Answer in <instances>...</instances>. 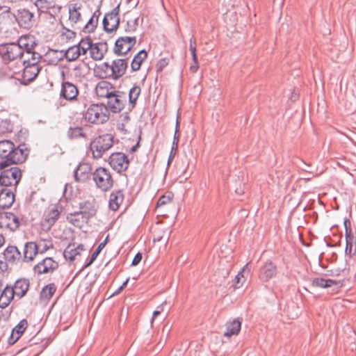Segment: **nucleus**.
Here are the masks:
<instances>
[{
    "mask_svg": "<svg viewBox=\"0 0 356 356\" xmlns=\"http://www.w3.org/2000/svg\"><path fill=\"white\" fill-rule=\"evenodd\" d=\"M113 145V137L111 134H103L95 138L90 144L92 156L95 159L103 157Z\"/></svg>",
    "mask_w": 356,
    "mask_h": 356,
    "instance_id": "obj_6",
    "label": "nucleus"
},
{
    "mask_svg": "<svg viewBox=\"0 0 356 356\" xmlns=\"http://www.w3.org/2000/svg\"><path fill=\"white\" fill-rule=\"evenodd\" d=\"M83 117L90 124H104L108 120L109 111L104 104H93L88 108Z\"/></svg>",
    "mask_w": 356,
    "mask_h": 356,
    "instance_id": "obj_5",
    "label": "nucleus"
},
{
    "mask_svg": "<svg viewBox=\"0 0 356 356\" xmlns=\"http://www.w3.org/2000/svg\"><path fill=\"white\" fill-rule=\"evenodd\" d=\"M193 63L190 66V70L193 73L197 72L199 69V63L197 60V54H191Z\"/></svg>",
    "mask_w": 356,
    "mask_h": 356,
    "instance_id": "obj_52",
    "label": "nucleus"
},
{
    "mask_svg": "<svg viewBox=\"0 0 356 356\" xmlns=\"http://www.w3.org/2000/svg\"><path fill=\"white\" fill-rule=\"evenodd\" d=\"M130 121V116L128 113H124L120 115L119 120L117 123V129L121 133L126 134L128 131L127 125Z\"/></svg>",
    "mask_w": 356,
    "mask_h": 356,
    "instance_id": "obj_38",
    "label": "nucleus"
},
{
    "mask_svg": "<svg viewBox=\"0 0 356 356\" xmlns=\"http://www.w3.org/2000/svg\"><path fill=\"white\" fill-rule=\"evenodd\" d=\"M7 268V264L6 262L0 261V269L1 270V273H3L4 270Z\"/></svg>",
    "mask_w": 356,
    "mask_h": 356,
    "instance_id": "obj_62",
    "label": "nucleus"
},
{
    "mask_svg": "<svg viewBox=\"0 0 356 356\" xmlns=\"http://www.w3.org/2000/svg\"><path fill=\"white\" fill-rule=\"evenodd\" d=\"M19 337L16 335V334L12 331L10 337L8 339V343L10 344H14L19 339Z\"/></svg>",
    "mask_w": 356,
    "mask_h": 356,
    "instance_id": "obj_60",
    "label": "nucleus"
},
{
    "mask_svg": "<svg viewBox=\"0 0 356 356\" xmlns=\"http://www.w3.org/2000/svg\"><path fill=\"white\" fill-rule=\"evenodd\" d=\"M22 70L23 65L20 63H17V61H15V65L13 66V65H8L3 67L2 73L4 74L6 78L20 81Z\"/></svg>",
    "mask_w": 356,
    "mask_h": 356,
    "instance_id": "obj_20",
    "label": "nucleus"
},
{
    "mask_svg": "<svg viewBox=\"0 0 356 356\" xmlns=\"http://www.w3.org/2000/svg\"><path fill=\"white\" fill-rule=\"evenodd\" d=\"M335 284V282L331 279H325L323 277H316L312 282L313 287L327 288L332 286Z\"/></svg>",
    "mask_w": 356,
    "mask_h": 356,
    "instance_id": "obj_40",
    "label": "nucleus"
},
{
    "mask_svg": "<svg viewBox=\"0 0 356 356\" xmlns=\"http://www.w3.org/2000/svg\"><path fill=\"white\" fill-rule=\"evenodd\" d=\"M138 26V17H136L133 19L128 20L124 26V29L127 33L131 34L137 30Z\"/></svg>",
    "mask_w": 356,
    "mask_h": 356,
    "instance_id": "obj_44",
    "label": "nucleus"
},
{
    "mask_svg": "<svg viewBox=\"0 0 356 356\" xmlns=\"http://www.w3.org/2000/svg\"><path fill=\"white\" fill-rule=\"evenodd\" d=\"M15 19L19 26L24 29H31L35 23L34 13L26 8L18 9Z\"/></svg>",
    "mask_w": 356,
    "mask_h": 356,
    "instance_id": "obj_14",
    "label": "nucleus"
},
{
    "mask_svg": "<svg viewBox=\"0 0 356 356\" xmlns=\"http://www.w3.org/2000/svg\"><path fill=\"white\" fill-rule=\"evenodd\" d=\"M79 208L81 209L79 213L82 215V218L88 220L96 214L97 203L96 200L92 198L81 202Z\"/></svg>",
    "mask_w": 356,
    "mask_h": 356,
    "instance_id": "obj_18",
    "label": "nucleus"
},
{
    "mask_svg": "<svg viewBox=\"0 0 356 356\" xmlns=\"http://www.w3.org/2000/svg\"><path fill=\"white\" fill-rule=\"evenodd\" d=\"M5 243V238L4 236L0 234V248L2 247V245Z\"/></svg>",
    "mask_w": 356,
    "mask_h": 356,
    "instance_id": "obj_64",
    "label": "nucleus"
},
{
    "mask_svg": "<svg viewBox=\"0 0 356 356\" xmlns=\"http://www.w3.org/2000/svg\"><path fill=\"white\" fill-rule=\"evenodd\" d=\"M76 76H83L86 74L87 68L84 64H79L74 67Z\"/></svg>",
    "mask_w": 356,
    "mask_h": 356,
    "instance_id": "obj_50",
    "label": "nucleus"
},
{
    "mask_svg": "<svg viewBox=\"0 0 356 356\" xmlns=\"http://www.w3.org/2000/svg\"><path fill=\"white\" fill-rule=\"evenodd\" d=\"M19 218L11 212H0V229L15 231L19 227Z\"/></svg>",
    "mask_w": 356,
    "mask_h": 356,
    "instance_id": "obj_15",
    "label": "nucleus"
},
{
    "mask_svg": "<svg viewBox=\"0 0 356 356\" xmlns=\"http://www.w3.org/2000/svg\"><path fill=\"white\" fill-rule=\"evenodd\" d=\"M248 263L246 264L243 266V268L236 275L235 279H234V288H236V289L240 288L242 286L243 283L244 282L245 278H244V275H243V272L245 270V268L248 266Z\"/></svg>",
    "mask_w": 356,
    "mask_h": 356,
    "instance_id": "obj_47",
    "label": "nucleus"
},
{
    "mask_svg": "<svg viewBox=\"0 0 356 356\" xmlns=\"http://www.w3.org/2000/svg\"><path fill=\"white\" fill-rule=\"evenodd\" d=\"M28 155L26 149L16 147L10 140H0V170L18 163L24 162Z\"/></svg>",
    "mask_w": 356,
    "mask_h": 356,
    "instance_id": "obj_2",
    "label": "nucleus"
},
{
    "mask_svg": "<svg viewBox=\"0 0 356 356\" xmlns=\"http://www.w3.org/2000/svg\"><path fill=\"white\" fill-rule=\"evenodd\" d=\"M129 59L118 58L113 60L111 64L104 63L97 68L101 73L99 76L102 78H111L117 80L122 77L126 72L128 67Z\"/></svg>",
    "mask_w": 356,
    "mask_h": 356,
    "instance_id": "obj_4",
    "label": "nucleus"
},
{
    "mask_svg": "<svg viewBox=\"0 0 356 356\" xmlns=\"http://www.w3.org/2000/svg\"><path fill=\"white\" fill-rule=\"evenodd\" d=\"M39 254L37 248L36 242H26L24 245L23 255L21 260L24 262H29L33 261L35 256Z\"/></svg>",
    "mask_w": 356,
    "mask_h": 356,
    "instance_id": "obj_21",
    "label": "nucleus"
},
{
    "mask_svg": "<svg viewBox=\"0 0 356 356\" xmlns=\"http://www.w3.org/2000/svg\"><path fill=\"white\" fill-rule=\"evenodd\" d=\"M163 311V307H162V305H160L157 307V309L155 310L154 312H153V316H152V318L154 319L159 314L161 313V312Z\"/></svg>",
    "mask_w": 356,
    "mask_h": 356,
    "instance_id": "obj_61",
    "label": "nucleus"
},
{
    "mask_svg": "<svg viewBox=\"0 0 356 356\" xmlns=\"http://www.w3.org/2000/svg\"><path fill=\"white\" fill-rule=\"evenodd\" d=\"M35 46L33 38L29 35L21 36L17 42L0 44V56L4 62L22 63L27 51H33Z\"/></svg>",
    "mask_w": 356,
    "mask_h": 356,
    "instance_id": "obj_1",
    "label": "nucleus"
},
{
    "mask_svg": "<svg viewBox=\"0 0 356 356\" xmlns=\"http://www.w3.org/2000/svg\"><path fill=\"white\" fill-rule=\"evenodd\" d=\"M92 44V41L90 37L82 38L77 45H75L76 48H79L81 55H85L88 50L90 51V48Z\"/></svg>",
    "mask_w": 356,
    "mask_h": 356,
    "instance_id": "obj_41",
    "label": "nucleus"
},
{
    "mask_svg": "<svg viewBox=\"0 0 356 356\" xmlns=\"http://www.w3.org/2000/svg\"><path fill=\"white\" fill-rule=\"evenodd\" d=\"M15 295L18 298H22L27 292L29 288V282L26 279L17 280L13 286H12Z\"/></svg>",
    "mask_w": 356,
    "mask_h": 356,
    "instance_id": "obj_31",
    "label": "nucleus"
},
{
    "mask_svg": "<svg viewBox=\"0 0 356 356\" xmlns=\"http://www.w3.org/2000/svg\"><path fill=\"white\" fill-rule=\"evenodd\" d=\"M58 268V263L56 261L51 257H46L33 267V270L38 275L51 274Z\"/></svg>",
    "mask_w": 356,
    "mask_h": 356,
    "instance_id": "obj_16",
    "label": "nucleus"
},
{
    "mask_svg": "<svg viewBox=\"0 0 356 356\" xmlns=\"http://www.w3.org/2000/svg\"><path fill=\"white\" fill-rule=\"evenodd\" d=\"M92 166L88 163H80L74 170V179L77 182H85L92 176Z\"/></svg>",
    "mask_w": 356,
    "mask_h": 356,
    "instance_id": "obj_19",
    "label": "nucleus"
},
{
    "mask_svg": "<svg viewBox=\"0 0 356 356\" xmlns=\"http://www.w3.org/2000/svg\"><path fill=\"white\" fill-rule=\"evenodd\" d=\"M56 291V286L54 283L45 286L41 291V298L44 300H49Z\"/></svg>",
    "mask_w": 356,
    "mask_h": 356,
    "instance_id": "obj_42",
    "label": "nucleus"
},
{
    "mask_svg": "<svg viewBox=\"0 0 356 356\" xmlns=\"http://www.w3.org/2000/svg\"><path fill=\"white\" fill-rule=\"evenodd\" d=\"M345 253L349 256L356 253V238L353 235L346 236Z\"/></svg>",
    "mask_w": 356,
    "mask_h": 356,
    "instance_id": "obj_39",
    "label": "nucleus"
},
{
    "mask_svg": "<svg viewBox=\"0 0 356 356\" xmlns=\"http://www.w3.org/2000/svg\"><path fill=\"white\" fill-rule=\"evenodd\" d=\"M78 89L76 86L69 82H63L60 90V97H63L66 100H73L78 95Z\"/></svg>",
    "mask_w": 356,
    "mask_h": 356,
    "instance_id": "obj_23",
    "label": "nucleus"
},
{
    "mask_svg": "<svg viewBox=\"0 0 356 356\" xmlns=\"http://www.w3.org/2000/svg\"><path fill=\"white\" fill-rule=\"evenodd\" d=\"M115 90L113 85L106 81H99L95 88L97 95L100 98H106L107 99H108Z\"/></svg>",
    "mask_w": 356,
    "mask_h": 356,
    "instance_id": "obj_22",
    "label": "nucleus"
},
{
    "mask_svg": "<svg viewBox=\"0 0 356 356\" xmlns=\"http://www.w3.org/2000/svg\"><path fill=\"white\" fill-rule=\"evenodd\" d=\"M15 201L14 192L9 188L0 191V208L5 209L10 207Z\"/></svg>",
    "mask_w": 356,
    "mask_h": 356,
    "instance_id": "obj_26",
    "label": "nucleus"
},
{
    "mask_svg": "<svg viewBox=\"0 0 356 356\" xmlns=\"http://www.w3.org/2000/svg\"><path fill=\"white\" fill-rule=\"evenodd\" d=\"M120 6V3H118L115 7L113 8L112 10L106 13L104 15L102 23L104 29L107 33H112L116 31L119 27Z\"/></svg>",
    "mask_w": 356,
    "mask_h": 356,
    "instance_id": "obj_9",
    "label": "nucleus"
},
{
    "mask_svg": "<svg viewBox=\"0 0 356 356\" xmlns=\"http://www.w3.org/2000/svg\"><path fill=\"white\" fill-rule=\"evenodd\" d=\"M79 9L76 4L69 9V20L73 29H81L83 22Z\"/></svg>",
    "mask_w": 356,
    "mask_h": 356,
    "instance_id": "obj_29",
    "label": "nucleus"
},
{
    "mask_svg": "<svg viewBox=\"0 0 356 356\" xmlns=\"http://www.w3.org/2000/svg\"><path fill=\"white\" fill-rule=\"evenodd\" d=\"M241 322L234 319L232 322H229L226 324V331L224 333L225 337H231L232 335L238 334L241 330Z\"/></svg>",
    "mask_w": 356,
    "mask_h": 356,
    "instance_id": "obj_35",
    "label": "nucleus"
},
{
    "mask_svg": "<svg viewBox=\"0 0 356 356\" xmlns=\"http://www.w3.org/2000/svg\"><path fill=\"white\" fill-rule=\"evenodd\" d=\"M142 257H143L142 254L140 252H138L134 257L132 262H131V265L132 266L138 265L141 261Z\"/></svg>",
    "mask_w": 356,
    "mask_h": 356,
    "instance_id": "obj_59",
    "label": "nucleus"
},
{
    "mask_svg": "<svg viewBox=\"0 0 356 356\" xmlns=\"http://www.w3.org/2000/svg\"><path fill=\"white\" fill-rule=\"evenodd\" d=\"M136 44V37L126 35L118 38L115 43L114 53L118 56L127 55Z\"/></svg>",
    "mask_w": 356,
    "mask_h": 356,
    "instance_id": "obj_10",
    "label": "nucleus"
},
{
    "mask_svg": "<svg viewBox=\"0 0 356 356\" xmlns=\"http://www.w3.org/2000/svg\"><path fill=\"white\" fill-rule=\"evenodd\" d=\"M172 195H162L161 197H159V199L157 201L156 207L159 208L163 205L170 204L172 201Z\"/></svg>",
    "mask_w": 356,
    "mask_h": 356,
    "instance_id": "obj_51",
    "label": "nucleus"
},
{
    "mask_svg": "<svg viewBox=\"0 0 356 356\" xmlns=\"http://www.w3.org/2000/svg\"><path fill=\"white\" fill-rule=\"evenodd\" d=\"M39 254H43L49 250L54 248V244L51 238H42L36 242Z\"/></svg>",
    "mask_w": 356,
    "mask_h": 356,
    "instance_id": "obj_37",
    "label": "nucleus"
},
{
    "mask_svg": "<svg viewBox=\"0 0 356 356\" xmlns=\"http://www.w3.org/2000/svg\"><path fill=\"white\" fill-rule=\"evenodd\" d=\"M122 290V289H121V287H118V289L115 291L113 292L111 296L110 297H112V296H116L118 294H119L120 293V291Z\"/></svg>",
    "mask_w": 356,
    "mask_h": 356,
    "instance_id": "obj_63",
    "label": "nucleus"
},
{
    "mask_svg": "<svg viewBox=\"0 0 356 356\" xmlns=\"http://www.w3.org/2000/svg\"><path fill=\"white\" fill-rule=\"evenodd\" d=\"M101 15L99 8H97L92 15L88 22L83 26V31L85 33H92L97 26L99 18Z\"/></svg>",
    "mask_w": 356,
    "mask_h": 356,
    "instance_id": "obj_32",
    "label": "nucleus"
},
{
    "mask_svg": "<svg viewBox=\"0 0 356 356\" xmlns=\"http://www.w3.org/2000/svg\"><path fill=\"white\" fill-rule=\"evenodd\" d=\"M42 56L35 51H27L25 58L21 64L23 65V70L21 74V83L26 85L33 81L42 69L39 63Z\"/></svg>",
    "mask_w": 356,
    "mask_h": 356,
    "instance_id": "obj_3",
    "label": "nucleus"
},
{
    "mask_svg": "<svg viewBox=\"0 0 356 356\" xmlns=\"http://www.w3.org/2000/svg\"><path fill=\"white\" fill-rule=\"evenodd\" d=\"M13 126L9 120H0V134H4L13 131Z\"/></svg>",
    "mask_w": 356,
    "mask_h": 356,
    "instance_id": "obj_45",
    "label": "nucleus"
},
{
    "mask_svg": "<svg viewBox=\"0 0 356 356\" xmlns=\"http://www.w3.org/2000/svg\"><path fill=\"white\" fill-rule=\"evenodd\" d=\"M147 58V53L145 49L139 51L133 58L131 62V70L136 72L140 70L142 63Z\"/></svg>",
    "mask_w": 356,
    "mask_h": 356,
    "instance_id": "obj_33",
    "label": "nucleus"
},
{
    "mask_svg": "<svg viewBox=\"0 0 356 356\" xmlns=\"http://www.w3.org/2000/svg\"><path fill=\"white\" fill-rule=\"evenodd\" d=\"M60 212L61 211L56 205L49 206L43 214L41 222L42 229L49 230L58 219Z\"/></svg>",
    "mask_w": 356,
    "mask_h": 356,
    "instance_id": "obj_13",
    "label": "nucleus"
},
{
    "mask_svg": "<svg viewBox=\"0 0 356 356\" xmlns=\"http://www.w3.org/2000/svg\"><path fill=\"white\" fill-rule=\"evenodd\" d=\"M108 163L115 171L120 173L128 168L129 161L125 154L118 152L109 156Z\"/></svg>",
    "mask_w": 356,
    "mask_h": 356,
    "instance_id": "obj_11",
    "label": "nucleus"
},
{
    "mask_svg": "<svg viewBox=\"0 0 356 356\" xmlns=\"http://www.w3.org/2000/svg\"><path fill=\"white\" fill-rule=\"evenodd\" d=\"M107 49L108 47L106 42L92 43L90 51V57L94 60H100L104 58Z\"/></svg>",
    "mask_w": 356,
    "mask_h": 356,
    "instance_id": "obj_25",
    "label": "nucleus"
},
{
    "mask_svg": "<svg viewBox=\"0 0 356 356\" xmlns=\"http://www.w3.org/2000/svg\"><path fill=\"white\" fill-rule=\"evenodd\" d=\"M83 250L84 246L82 244L77 246H75L74 244H69L63 252V256L66 260L73 261L81 255V252Z\"/></svg>",
    "mask_w": 356,
    "mask_h": 356,
    "instance_id": "obj_28",
    "label": "nucleus"
},
{
    "mask_svg": "<svg viewBox=\"0 0 356 356\" xmlns=\"http://www.w3.org/2000/svg\"><path fill=\"white\" fill-rule=\"evenodd\" d=\"M127 102V95L124 92L115 90L107 101L108 109L113 113H120L124 108Z\"/></svg>",
    "mask_w": 356,
    "mask_h": 356,
    "instance_id": "obj_12",
    "label": "nucleus"
},
{
    "mask_svg": "<svg viewBox=\"0 0 356 356\" xmlns=\"http://www.w3.org/2000/svg\"><path fill=\"white\" fill-rule=\"evenodd\" d=\"M124 199V191L122 189L114 190L109 196L108 207L112 211H117Z\"/></svg>",
    "mask_w": 356,
    "mask_h": 356,
    "instance_id": "obj_24",
    "label": "nucleus"
},
{
    "mask_svg": "<svg viewBox=\"0 0 356 356\" xmlns=\"http://www.w3.org/2000/svg\"><path fill=\"white\" fill-rule=\"evenodd\" d=\"M344 228H345V236L348 237V236L353 235L352 233L351 228V222L349 219L345 218L343 221Z\"/></svg>",
    "mask_w": 356,
    "mask_h": 356,
    "instance_id": "obj_54",
    "label": "nucleus"
},
{
    "mask_svg": "<svg viewBox=\"0 0 356 356\" xmlns=\"http://www.w3.org/2000/svg\"><path fill=\"white\" fill-rule=\"evenodd\" d=\"M189 49L191 54H196V38L194 35L189 40Z\"/></svg>",
    "mask_w": 356,
    "mask_h": 356,
    "instance_id": "obj_56",
    "label": "nucleus"
},
{
    "mask_svg": "<svg viewBox=\"0 0 356 356\" xmlns=\"http://www.w3.org/2000/svg\"><path fill=\"white\" fill-rule=\"evenodd\" d=\"M177 118H179V117L177 116ZM178 131H179V121H178V118H177L175 132L174 134L173 141H172V145H173V146H178L179 141V137L177 135Z\"/></svg>",
    "mask_w": 356,
    "mask_h": 356,
    "instance_id": "obj_57",
    "label": "nucleus"
},
{
    "mask_svg": "<svg viewBox=\"0 0 356 356\" xmlns=\"http://www.w3.org/2000/svg\"><path fill=\"white\" fill-rule=\"evenodd\" d=\"M11 286H6L0 295V308L7 307L15 297V291Z\"/></svg>",
    "mask_w": 356,
    "mask_h": 356,
    "instance_id": "obj_30",
    "label": "nucleus"
},
{
    "mask_svg": "<svg viewBox=\"0 0 356 356\" xmlns=\"http://www.w3.org/2000/svg\"><path fill=\"white\" fill-rule=\"evenodd\" d=\"M80 56L81 53L79 51V48L77 49L75 45L70 47L65 54V58L69 61H74Z\"/></svg>",
    "mask_w": 356,
    "mask_h": 356,
    "instance_id": "obj_43",
    "label": "nucleus"
},
{
    "mask_svg": "<svg viewBox=\"0 0 356 356\" xmlns=\"http://www.w3.org/2000/svg\"><path fill=\"white\" fill-rule=\"evenodd\" d=\"M277 266L270 260H268L260 267L259 277L262 282H268L277 275Z\"/></svg>",
    "mask_w": 356,
    "mask_h": 356,
    "instance_id": "obj_17",
    "label": "nucleus"
},
{
    "mask_svg": "<svg viewBox=\"0 0 356 356\" xmlns=\"http://www.w3.org/2000/svg\"><path fill=\"white\" fill-rule=\"evenodd\" d=\"M177 148H178V146H173V145H172L171 150H170V155L168 157V165L170 163V162L175 158L176 153H177Z\"/></svg>",
    "mask_w": 356,
    "mask_h": 356,
    "instance_id": "obj_58",
    "label": "nucleus"
},
{
    "mask_svg": "<svg viewBox=\"0 0 356 356\" xmlns=\"http://www.w3.org/2000/svg\"><path fill=\"white\" fill-rule=\"evenodd\" d=\"M81 216L82 217V215L79 212H75L74 213H70L67 218L73 225L79 227L80 226L79 218Z\"/></svg>",
    "mask_w": 356,
    "mask_h": 356,
    "instance_id": "obj_49",
    "label": "nucleus"
},
{
    "mask_svg": "<svg viewBox=\"0 0 356 356\" xmlns=\"http://www.w3.org/2000/svg\"><path fill=\"white\" fill-rule=\"evenodd\" d=\"M28 326V322L26 319H22L19 323L13 329V332L18 337L23 334Z\"/></svg>",
    "mask_w": 356,
    "mask_h": 356,
    "instance_id": "obj_46",
    "label": "nucleus"
},
{
    "mask_svg": "<svg viewBox=\"0 0 356 356\" xmlns=\"http://www.w3.org/2000/svg\"><path fill=\"white\" fill-rule=\"evenodd\" d=\"M34 4L39 9H48L50 3L47 0H36Z\"/></svg>",
    "mask_w": 356,
    "mask_h": 356,
    "instance_id": "obj_55",
    "label": "nucleus"
},
{
    "mask_svg": "<svg viewBox=\"0 0 356 356\" xmlns=\"http://www.w3.org/2000/svg\"><path fill=\"white\" fill-rule=\"evenodd\" d=\"M105 245L106 242H102L99 244L97 249L92 252L90 261L84 266L85 267H88L93 263Z\"/></svg>",
    "mask_w": 356,
    "mask_h": 356,
    "instance_id": "obj_48",
    "label": "nucleus"
},
{
    "mask_svg": "<svg viewBox=\"0 0 356 356\" xmlns=\"http://www.w3.org/2000/svg\"><path fill=\"white\" fill-rule=\"evenodd\" d=\"M141 88L135 85L129 91V108L130 110L134 108L136 106L137 100L140 95Z\"/></svg>",
    "mask_w": 356,
    "mask_h": 356,
    "instance_id": "obj_34",
    "label": "nucleus"
},
{
    "mask_svg": "<svg viewBox=\"0 0 356 356\" xmlns=\"http://www.w3.org/2000/svg\"><path fill=\"white\" fill-rule=\"evenodd\" d=\"M22 178V171L17 167L3 169L0 174V185L5 186H17Z\"/></svg>",
    "mask_w": 356,
    "mask_h": 356,
    "instance_id": "obj_8",
    "label": "nucleus"
},
{
    "mask_svg": "<svg viewBox=\"0 0 356 356\" xmlns=\"http://www.w3.org/2000/svg\"><path fill=\"white\" fill-rule=\"evenodd\" d=\"M3 258L10 264H16L22 259V254L15 245L8 246L3 251Z\"/></svg>",
    "mask_w": 356,
    "mask_h": 356,
    "instance_id": "obj_27",
    "label": "nucleus"
},
{
    "mask_svg": "<svg viewBox=\"0 0 356 356\" xmlns=\"http://www.w3.org/2000/svg\"><path fill=\"white\" fill-rule=\"evenodd\" d=\"M168 65V58H163L159 59L156 65L157 72H161Z\"/></svg>",
    "mask_w": 356,
    "mask_h": 356,
    "instance_id": "obj_53",
    "label": "nucleus"
},
{
    "mask_svg": "<svg viewBox=\"0 0 356 356\" xmlns=\"http://www.w3.org/2000/svg\"><path fill=\"white\" fill-rule=\"evenodd\" d=\"M67 135L70 140L86 138L87 137L83 128L81 127H70Z\"/></svg>",
    "mask_w": 356,
    "mask_h": 356,
    "instance_id": "obj_36",
    "label": "nucleus"
},
{
    "mask_svg": "<svg viewBox=\"0 0 356 356\" xmlns=\"http://www.w3.org/2000/svg\"><path fill=\"white\" fill-rule=\"evenodd\" d=\"M92 180L97 188L103 192L109 191L114 184V180L110 170L99 167L92 174Z\"/></svg>",
    "mask_w": 356,
    "mask_h": 356,
    "instance_id": "obj_7",
    "label": "nucleus"
}]
</instances>
